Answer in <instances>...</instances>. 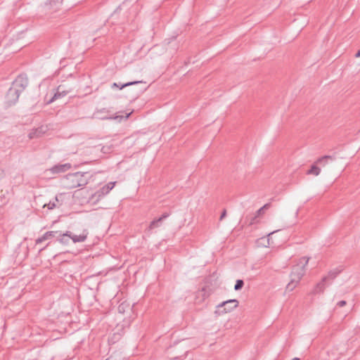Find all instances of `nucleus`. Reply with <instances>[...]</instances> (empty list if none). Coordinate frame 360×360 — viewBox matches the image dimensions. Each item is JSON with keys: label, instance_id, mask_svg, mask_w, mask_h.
Listing matches in <instances>:
<instances>
[{"label": "nucleus", "instance_id": "22", "mask_svg": "<svg viewBox=\"0 0 360 360\" xmlns=\"http://www.w3.org/2000/svg\"><path fill=\"white\" fill-rule=\"evenodd\" d=\"M70 238L68 236L65 235V233L63 234H60V238L58 239L59 242L63 244H68Z\"/></svg>", "mask_w": 360, "mask_h": 360}, {"label": "nucleus", "instance_id": "19", "mask_svg": "<svg viewBox=\"0 0 360 360\" xmlns=\"http://www.w3.org/2000/svg\"><path fill=\"white\" fill-rule=\"evenodd\" d=\"M58 201L59 200L58 196H56V198L53 200L49 201V203H44L43 205V207L44 208L46 207L49 210H53L58 207Z\"/></svg>", "mask_w": 360, "mask_h": 360}, {"label": "nucleus", "instance_id": "5", "mask_svg": "<svg viewBox=\"0 0 360 360\" xmlns=\"http://www.w3.org/2000/svg\"><path fill=\"white\" fill-rule=\"evenodd\" d=\"M133 111H131L129 112H126L125 115H118L119 112L116 114L114 117H110L108 115L110 111L105 108H103L101 110H97L94 113V117L96 119H101V120H105V119H113L115 120H117L118 122H120L123 119L127 120L132 113Z\"/></svg>", "mask_w": 360, "mask_h": 360}, {"label": "nucleus", "instance_id": "14", "mask_svg": "<svg viewBox=\"0 0 360 360\" xmlns=\"http://www.w3.org/2000/svg\"><path fill=\"white\" fill-rule=\"evenodd\" d=\"M335 160V158L333 156H331V155H324V156H322L321 158H319L316 162H315V164H319L322 166H326L328 162V160Z\"/></svg>", "mask_w": 360, "mask_h": 360}, {"label": "nucleus", "instance_id": "26", "mask_svg": "<svg viewBox=\"0 0 360 360\" xmlns=\"http://www.w3.org/2000/svg\"><path fill=\"white\" fill-rule=\"evenodd\" d=\"M226 216V211L224 210L222 212V213H221V216H220L219 219H220V220H222V219H223Z\"/></svg>", "mask_w": 360, "mask_h": 360}, {"label": "nucleus", "instance_id": "15", "mask_svg": "<svg viewBox=\"0 0 360 360\" xmlns=\"http://www.w3.org/2000/svg\"><path fill=\"white\" fill-rule=\"evenodd\" d=\"M341 271L342 270L338 268L330 270L328 273L327 276H324L323 278H326V281H333L337 277V276L341 272Z\"/></svg>", "mask_w": 360, "mask_h": 360}, {"label": "nucleus", "instance_id": "21", "mask_svg": "<svg viewBox=\"0 0 360 360\" xmlns=\"http://www.w3.org/2000/svg\"><path fill=\"white\" fill-rule=\"evenodd\" d=\"M328 355H331L333 356V360H338L340 356L342 355V352H338V349H332L329 352H328Z\"/></svg>", "mask_w": 360, "mask_h": 360}, {"label": "nucleus", "instance_id": "20", "mask_svg": "<svg viewBox=\"0 0 360 360\" xmlns=\"http://www.w3.org/2000/svg\"><path fill=\"white\" fill-rule=\"evenodd\" d=\"M321 173V169L318 167L315 164L311 167V169L307 171V174H313L315 176L319 175Z\"/></svg>", "mask_w": 360, "mask_h": 360}, {"label": "nucleus", "instance_id": "4", "mask_svg": "<svg viewBox=\"0 0 360 360\" xmlns=\"http://www.w3.org/2000/svg\"><path fill=\"white\" fill-rule=\"evenodd\" d=\"M115 184L116 181H112L103 186L101 188L91 195L89 202H91L93 204L98 202L114 188Z\"/></svg>", "mask_w": 360, "mask_h": 360}, {"label": "nucleus", "instance_id": "1", "mask_svg": "<svg viewBox=\"0 0 360 360\" xmlns=\"http://www.w3.org/2000/svg\"><path fill=\"white\" fill-rule=\"evenodd\" d=\"M309 257H302L292 267L290 274V280L286 286V290L292 291L300 283L306 271Z\"/></svg>", "mask_w": 360, "mask_h": 360}, {"label": "nucleus", "instance_id": "9", "mask_svg": "<svg viewBox=\"0 0 360 360\" xmlns=\"http://www.w3.org/2000/svg\"><path fill=\"white\" fill-rule=\"evenodd\" d=\"M19 98L18 91H7L5 96L6 102L8 105L14 104Z\"/></svg>", "mask_w": 360, "mask_h": 360}, {"label": "nucleus", "instance_id": "12", "mask_svg": "<svg viewBox=\"0 0 360 360\" xmlns=\"http://www.w3.org/2000/svg\"><path fill=\"white\" fill-rule=\"evenodd\" d=\"M58 231H47L41 237L38 238L36 240V244H39L46 240L51 239L55 237L56 234L58 233Z\"/></svg>", "mask_w": 360, "mask_h": 360}, {"label": "nucleus", "instance_id": "2", "mask_svg": "<svg viewBox=\"0 0 360 360\" xmlns=\"http://www.w3.org/2000/svg\"><path fill=\"white\" fill-rule=\"evenodd\" d=\"M87 172H75L68 174L63 181V186L68 189H72L86 185L89 182Z\"/></svg>", "mask_w": 360, "mask_h": 360}, {"label": "nucleus", "instance_id": "10", "mask_svg": "<svg viewBox=\"0 0 360 360\" xmlns=\"http://www.w3.org/2000/svg\"><path fill=\"white\" fill-rule=\"evenodd\" d=\"M71 165L70 163H65L62 165H57L50 169V171L53 174L65 172L70 169Z\"/></svg>", "mask_w": 360, "mask_h": 360}, {"label": "nucleus", "instance_id": "16", "mask_svg": "<svg viewBox=\"0 0 360 360\" xmlns=\"http://www.w3.org/2000/svg\"><path fill=\"white\" fill-rule=\"evenodd\" d=\"M270 207H271V204L270 203H266L263 207L259 208L257 211L255 217L254 218H252V219L251 220L250 224H255L256 218L259 217L261 214H262L264 213V210H268Z\"/></svg>", "mask_w": 360, "mask_h": 360}, {"label": "nucleus", "instance_id": "17", "mask_svg": "<svg viewBox=\"0 0 360 360\" xmlns=\"http://www.w3.org/2000/svg\"><path fill=\"white\" fill-rule=\"evenodd\" d=\"M65 91H56L53 96L50 99H47V96H46V103L47 104H50L53 102L56 99L58 98H61L65 96Z\"/></svg>", "mask_w": 360, "mask_h": 360}, {"label": "nucleus", "instance_id": "13", "mask_svg": "<svg viewBox=\"0 0 360 360\" xmlns=\"http://www.w3.org/2000/svg\"><path fill=\"white\" fill-rule=\"evenodd\" d=\"M44 132H45V131L44 130L43 127L35 129L32 130L29 133L28 137L30 139L38 138V137L41 136Z\"/></svg>", "mask_w": 360, "mask_h": 360}, {"label": "nucleus", "instance_id": "25", "mask_svg": "<svg viewBox=\"0 0 360 360\" xmlns=\"http://www.w3.org/2000/svg\"><path fill=\"white\" fill-rule=\"evenodd\" d=\"M338 306L342 307H344L345 304H346V301L345 300H342V301H340L339 302H338Z\"/></svg>", "mask_w": 360, "mask_h": 360}, {"label": "nucleus", "instance_id": "3", "mask_svg": "<svg viewBox=\"0 0 360 360\" xmlns=\"http://www.w3.org/2000/svg\"><path fill=\"white\" fill-rule=\"evenodd\" d=\"M238 306V301L237 300H229L221 303L219 304L217 306V309L214 311L215 314L218 316H221L222 314L229 313L232 311L234 309H236Z\"/></svg>", "mask_w": 360, "mask_h": 360}, {"label": "nucleus", "instance_id": "27", "mask_svg": "<svg viewBox=\"0 0 360 360\" xmlns=\"http://www.w3.org/2000/svg\"><path fill=\"white\" fill-rule=\"evenodd\" d=\"M277 231H272L271 233H269L268 235H267V237H268V242L269 243V240H270V237L272 234H274V233H276Z\"/></svg>", "mask_w": 360, "mask_h": 360}, {"label": "nucleus", "instance_id": "11", "mask_svg": "<svg viewBox=\"0 0 360 360\" xmlns=\"http://www.w3.org/2000/svg\"><path fill=\"white\" fill-rule=\"evenodd\" d=\"M326 278H323L321 281L316 285L311 293L314 295L323 293L326 288Z\"/></svg>", "mask_w": 360, "mask_h": 360}, {"label": "nucleus", "instance_id": "7", "mask_svg": "<svg viewBox=\"0 0 360 360\" xmlns=\"http://www.w3.org/2000/svg\"><path fill=\"white\" fill-rule=\"evenodd\" d=\"M27 84V78L26 77L18 76L13 84V88L15 89H25Z\"/></svg>", "mask_w": 360, "mask_h": 360}, {"label": "nucleus", "instance_id": "6", "mask_svg": "<svg viewBox=\"0 0 360 360\" xmlns=\"http://www.w3.org/2000/svg\"><path fill=\"white\" fill-rule=\"evenodd\" d=\"M65 235L68 236V237L72 239L75 243H76L84 242L87 238L88 232L86 230H84L81 234L75 235L73 234L71 231H66Z\"/></svg>", "mask_w": 360, "mask_h": 360}, {"label": "nucleus", "instance_id": "24", "mask_svg": "<svg viewBox=\"0 0 360 360\" xmlns=\"http://www.w3.org/2000/svg\"><path fill=\"white\" fill-rule=\"evenodd\" d=\"M243 285H244V282L243 280H237L236 283L235 284V286H234V290H240L243 288Z\"/></svg>", "mask_w": 360, "mask_h": 360}, {"label": "nucleus", "instance_id": "23", "mask_svg": "<svg viewBox=\"0 0 360 360\" xmlns=\"http://www.w3.org/2000/svg\"><path fill=\"white\" fill-rule=\"evenodd\" d=\"M143 84L142 82H131V83H126V84H117V83H115L113 85L114 86L117 87V88H120V89L129 86V85H131V84Z\"/></svg>", "mask_w": 360, "mask_h": 360}, {"label": "nucleus", "instance_id": "8", "mask_svg": "<svg viewBox=\"0 0 360 360\" xmlns=\"http://www.w3.org/2000/svg\"><path fill=\"white\" fill-rule=\"evenodd\" d=\"M169 216V213L165 212L162 214L160 217L157 219L152 221L148 226V230L151 231L155 228L160 227L164 219H167Z\"/></svg>", "mask_w": 360, "mask_h": 360}, {"label": "nucleus", "instance_id": "18", "mask_svg": "<svg viewBox=\"0 0 360 360\" xmlns=\"http://www.w3.org/2000/svg\"><path fill=\"white\" fill-rule=\"evenodd\" d=\"M131 307L130 304L126 302L120 303L117 307L118 312L120 314H124L127 311L131 310Z\"/></svg>", "mask_w": 360, "mask_h": 360}, {"label": "nucleus", "instance_id": "28", "mask_svg": "<svg viewBox=\"0 0 360 360\" xmlns=\"http://www.w3.org/2000/svg\"><path fill=\"white\" fill-rule=\"evenodd\" d=\"M292 360H300V359H299V358L295 357V358L292 359Z\"/></svg>", "mask_w": 360, "mask_h": 360}]
</instances>
